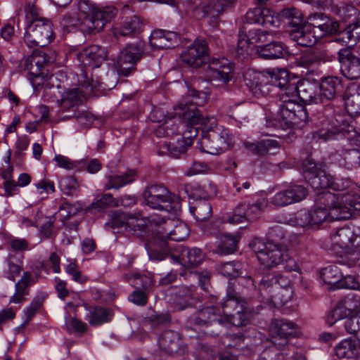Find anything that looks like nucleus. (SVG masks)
<instances>
[{
	"mask_svg": "<svg viewBox=\"0 0 360 360\" xmlns=\"http://www.w3.org/2000/svg\"><path fill=\"white\" fill-rule=\"evenodd\" d=\"M316 205L309 211L312 229L332 220H345L354 210L360 211V196L347 192L335 194L323 191L317 193Z\"/></svg>",
	"mask_w": 360,
	"mask_h": 360,
	"instance_id": "f257e3e1",
	"label": "nucleus"
},
{
	"mask_svg": "<svg viewBox=\"0 0 360 360\" xmlns=\"http://www.w3.org/2000/svg\"><path fill=\"white\" fill-rule=\"evenodd\" d=\"M269 236L271 240L265 241L262 238H255L250 243V247L255 253L260 264L268 269L282 264L288 271H298L300 267L296 262L290 257L287 248L278 243L273 242L276 237L281 238L284 237L281 228L278 226L272 228Z\"/></svg>",
	"mask_w": 360,
	"mask_h": 360,
	"instance_id": "f03ea898",
	"label": "nucleus"
},
{
	"mask_svg": "<svg viewBox=\"0 0 360 360\" xmlns=\"http://www.w3.org/2000/svg\"><path fill=\"white\" fill-rule=\"evenodd\" d=\"M26 28L25 42L29 47L44 46L53 39V24L51 21L39 15V8L29 3L25 8Z\"/></svg>",
	"mask_w": 360,
	"mask_h": 360,
	"instance_id": "7ed1b4c3",
	"label": "nucleus"
},
{
	"mask_svg": "<svg viewBox=\"0 0 360 360\" xmlns=\"http://www.w3.org/2000/svg\"><path fill=\"white\" fill-rule=\"evenodd\" d=\"M83 78L84 79L80 81V85L84 89V91H81L79 89H73L65 91L63 95L60 102L61 118L63 120L76 117L81 124H86L84 122V120L90 122L92 120L91 115L86 112H77L75 108L81 103L82 98L84 94H88L93 92L95 89H105L107 86L105 85L103 86V82H95L94 79L89 81L84 73Z\"/></svg>",
	"mask_w": 360,
	"mask_h": 360,
	"instance_id": "20e7f679",
	"label": "nucleus"
},
{
	"mask_svg": "<svg viewBox=\"0 0 360 360\" xmlns=\"http://www.w3.org/2000/svg\"><path fill=\"white\" fill-rule=\"evenodd\" d=\"M79 17L83 19L81 22V30L86 34H95L102 31L105 24L113 19L117 10L113 6L98 8L90 0H79L77 4Z\"/></svg>",
	"mask_w": 360,
	"mask_h": 360,
	"instance_id": "39448f33",
	"label": "nucleus"
},
{
	"mask_svg": "<svg viewBox=\"0 0 360 360\" xmlns=\"http://www.w3.org/2000/svg\"><path fill=\"white\" fill-rule=\"evenodd\" d=\"M318 129L311 133V139L316 141H330L345 138L353 141L360 151V134L342 115H338L331 120L325 117L317 124Z\"/></svg>",
	"mask_w": 360,
	"mask_h": 360,
	"instance_id": "423d86ee",
	"label": "nucleus"
},
{
	"mask_svg": "<svg viewBox=\"0 0 360 360\" xmlns=\"http://www.w3.org/2000/svg\"><path fill=\"white\" fill-rule=\"evenodd\" d=\"M331 245L335 250L340 249L342 255L340 261L351 267L360 259L357 247L360 245V228L344 226L330 236Z\"/></svg>",
	"mask_w": 360,
	"mask_h": 360,
	"instance_id": "0eeeda50",
	"label": "nucleus"
},
{
	"mask_svg": "<svg viewBox=\"0 0 360 360\" xmlns=\"http://www.w3.org/2000/svg\"><path fill=\"white\" fill-rule=\"evenodd\" d=\"M208 96L206 93L191 89L186 100L174 108V118L178 120L182 119L184 123L191 127L205 125L207 117L198 107L205 105Z\"/></svg>",
	"mask_w": 360,
	"mask_h": 360,
	"instance_id": "6e6552de",
	"label": "nucleus"
},
{
	"mask_svg": "<svg viewBox=\"0 0 360 360\" xmlns=\"http://www.w3.org/2000/svg\"><path fill=\"white\" fill-rule=\"evenodd\" d=\"M143 198L146 205L153 209L171 212H177L181 208L180 198L161 184H151L146 187Z\"/></svg>",
	"mask_w": 360,
	"mask_h": 360,
	"instance_id": "1a4fd4ad",
	"label": "nucleus"
},
{
	"mask_svg": "<svg viewBox=\"0 0 360 360\" xmlns=\"http://www.w3.org/2000/svg\"><path fill=\"white\" fill-rule=\"evenodd\" d=\"M149 223L155 226L153 231L155 237L162 242L168 239L177 242L182 241L189 236L188 226L177 219L152 215L149 217Z\"/></svg>",
	"mask_w": 360,
	"mask_h": 360,
	"instance_id": "9d476101",
	"label": "nucleus"
},
{
	"mask_svg": "<svg viewBox=\"0 0 360 360\" xmlns=\"http://www.w3.org/2000/svg\"><path fill=\"white\" fill-rule=\"evenodd\" d=\"M199 126L201 138L198 141L197 148L201 151L212 155H217L229 150L233 145V137L226 129L221 127L205 131Z\"/></svg>",
	"mask_w": 360,
	"mask_h": 360,
	"instance_id": "9b49d317",
	"label": "nucleus"
},
{
	"mask_svg": "<svg viewBox=\"0 0 360 360\" xmlns=\"http://www.w3.org/2000/svg\"><path fill=\"white\" fill-rule=\"evenodd\" d=\"M281 98L282 104L278 118L281 127L291 128L307 118L304 108L295 101L290 94L289 97L283 95Z\"/></svg>",
	"mask_w": 360,
	"mask_h": 360,
	"instance_id": "f8f14e48",
	"label": "nucleus"
},
{
	"mask_svg": "<svg viewBox=\"0 0 360 360\" xmlns=\"http://www.w3.org/2000/svg\"><path fill=\"white\" fill-rule=\"evenodd\" d=\"M278 86L284 91L283 94L289 97H298L305 104L319 103L317 94L318 85L309 81H303L298 84H290L286 81L283 83L279 82Z\"/></svg>",
	"mask_w": 360,
	"mask_h": 360,
	"instance_id": "ddd939ff",
	"label": "nucleus"
},
{
	"mask_svg": "<svg viewBox=\"0 0 360 360\" xmlns=\"http://www.w3.org/2000/svg\"><path fill=\"white\" fill-rule=\"evenodd\" d=\"M146 53L144 44L141 41L127 45L117 58L118 73L127 77L135 70L136 63Z\"/></svg>",
	"mask_w": 360,
	"mask_h": 360,
	"instance_id": "4468645a",
	"label": "nucleus"
},
{
	"mask_svg": "<svg viewBox=\"0 0 360 360\" xmlns=\"http://www.w3.org/2000/svg\"><path fill=\"white\" fill-rule=\"evenodd\" d=\"M233 67L228 60L217 59L210 64L207 76L211 86L217 89H223L233 78Z\"/></svg>",
	"mask_w": 360,
	"mask_h": 360,
	"instance_id": "2eb2a0df",
	"label": "nucleus"
},
{
	"mask_svg": "<svg viewBox=\"0 0 360 360\" xmlns=\"http://www.w3.org/2000/svg\"><path fill=\"white\" fill-rule=\"evenodd\" d=\"M298 333V326L288 319H274L269 326V333L273 338L272 342L278 349H281L288 344V338L296 336Z\"/></svg>",
	"mask_w": 360,
	"mask_h": 360,
	"instance_id": "dca6fc26",
	"label": "nucleus"
},
{
	"mask_svg": "<svg viewBox=\"0 0 360 360\" xmlns=\"http://www.w3.org/2000/svg\"><path fill=\"white\" fill-rule=\"evenodd\" d=\"M188 129L184 132V136L177 139L175 143H164L160 147V153L179 158L184 155L188 148L193 144V138L198 134L199 127L187 125Z\"/></svg>",
	"mask_w": 360,
	"mask_h": 360,
	"instance_id": "f3484780",
	"label": "nucleus"
},
{
	"mask_svg": "<svg viewBox=\"0 0 360 360\" xmlns=\"http://www.w3.org/2000/svg\"><path fill=\"white\" fill-rule=\"evenodd\" d=\"M265 199H259L252 204L240 203L234 209L232 215L227 221L230 224H239L243 221L255 220L262 213L266 205Z\"/></svg>",
	"mask_w": 360,
	"mask_h": 360,
	"instance_id": "a211bd4d",
	"label": "nucleus"
},
{
	"mask_svg": "<svg viewBox=\"0 0 360 360\" xmlns=\"http://www.w3.org/2000/svg\"><path fill=\"white\" fill-rule=\"evenodd\" d=\"M182 61L194 68H199L208 60L207 43L204 39L195 40L181 55Z\"/></svg>",
	"mask_w": 360,
	"mask_h": 360,
	"instance_id": "6ab92c4d",
	"label": "nucleus"
},
{
	"mask_svg": "<svg viewBox=\"0 0 360 360\" xmlns=\"http://www.w3.org/2000/svg\"><path fill=\"white\" fill-rule=\"evenodd\" d=\"M334 57L330 54L328 50L323 46H316L309 49L302 53L299 58L301 66L311 70L316 68L321 63L332 61Z\"/></svg>",
	"mask_w": 360,
	"mask_h": 360,
	"instance_id": "aec40b11",
	"label": "nucleus"
},
{
	"mask_svg": "<svg viewBox=\"0 0 360 360\" xmlns=\"http://www.w3.org/2000/svg\"><path fill=\"white\" fill-rule=\"evenodd\" d=\"M236 0H192L195 6L194 13L198 19L205 18L208 15L215 17L223 11L225 6H227Z\"/></svg>",
	"mask_w": 360,
	"mask_h": 360,
	"instance_id": "412c9836",
	"label": "nucleus"
},
{
	"mask_svg": "<svg viewBox=\"0 0 360 360\" xmlns=\"http://www.w3.org/2000/svg\"><path fill=\"white\" fill-rule=\"evenodd\" d=\"M338 61L341 63V72L348 79L360 77V59L354 56L348 49H342L338 53Z\"/></svg>",
	"mask_w": 360,
	"mask_h": 360,
	"instance_id": "4be33fe9",
	"label": "nucleus"
},
{
	"mask_svg": "<svg viewBox=\"0 0 360 360\" xmlns=\"http://www.w3.org/2000/svg\"><path fill=\"white\" fill-rule=\"evenodd\" d=\"M172 261L185 267H193L200 264L204 259V254L199 248L179 246L171 254Z\"/></svg>",
	"mask_w": 360,
	"mask_h": 360,
	"instance_id": "5701e85b",
	"label": "nucleus"
},
{
	"mask_svg": "<svg viewBox=\"0 0 360 360\" xmlns=\"http://www.w3.org/2000/svg\"><path fill=\"white\" fill-rule=\"evenodd\" d=\"M107 51L104 47L91 45L78 53L77 59L84 66L91 68H99L106 59Z\"/></svg>",
	"mask_w": 360,
	"mask_h": 360,
	"instance_id": "b1692460",
	"label": "nucleus"
},
{
	"mask_svg": "<svg viewBox=\"0 0 360 360\" xmlns=\"http://www.w3.org/2000/svg\"><path fill=\"white\" fill-rule=\"evenodd\" d=\"M245 85L255 97L265 96L269 93V78L264 74L255 71L248 70L244 75Z\"/></svg>",
	"mask_w": 360,
	"mask_h": 360,
	"instance_id": "393cba45",
	"label": "nucleus"
},
{
	"mask_svg": "<svg viewBox=\"0 0 360 360\" xmlns=\"http://www.w3.org/2000/svg\"><path fill=\"white\" fill-rule=\"evenodd\" d=\"M144 25L143 20L137 15L127 17L113 28V35L117 39L120 36L135 37L143 32Z\"/></svg>",
	"mask_w": 360,
	"mask_h": 360,
	"instance_id": "a878e982",
	"label": "nucleus"
},
{
	"mask_svg": "<svg viewBox=\"0 0 360 360\" xmlns=\"http://www.w3.org/2000/svg\"><path fill=\"white\" fill-rule=\"evenodd\" d=\"M309 24L313 27V32L321 38L335 32L338 29V24L331 18L322 13H314L308 18Z\"/></svg>",
	"mask_w": 360,
	"mask_h": 360,
	"instance_id": "bb28decb",
	"label": "nucleus"
},
{
	"mask_svg": "<svg viewBox=\"0 0 360 360\" xmlns=\"http://www.w3.org/2000/svg\"><path fill=\"white\" fill-rule=\"evenodd\" d=\"M191 323L199 326H207L214 321L224 323L220 310L214 306L204 307L189 318Z\"/></svg>",
	"mask_w": 360,
	"mask_h": 360,
	"instance_id": "cd10ccee",
	"label": "nucleus"
},
{
	"mask_svg": "<svg viewBox=\"0 0 360 360\" xmlns=\"http://www.w3.org/2000/svg\"><path fill=\"white\" fill-rule=\"evenodd\" d=\"M342 89L341 80L337 77H327L318 86L319 103H325L335 98Z\"/></svg>",
	"mask_w": 360,
	"mask_h": 360,
	"instance_id": "c85d7f7f",
	"label": "nucleus"
},
{
	"mask_svg": "<svg viewBox=\"0 0 360 360\" xmlns=\"http://www.w3.org/2000/svg\"><path fill=\"white\" fill-rule=\"evenodd\" d=\"M276 288H292L290 280L282 275L268 274L264 276L259 285V295L262 299H269L270 290H275Z\"/></svg>",
	"mask_w": 360,
	"mask_h": 360,
	"instance_id": "c756f323",
	"label": "nucleus"
},
{
	"mask_svg": "<svg viewBox=\"0 0 360 360\" xmlns=\"http://www.w3.org/2000/svg\"><path fill=\"white\" fill-rule=\"evenodd\" d=\"M178 42L176 33L162 30L153 31L149 43L153 49H163L174 47Z\"/></svg>",
	"mask_w": 360,
	"mask_h": 360,
	"instance_id": "7c9ffc66",
	"label": "nucleus"
},
{
	"mask_svg": "<svg viewBox=\"0 0 360 360\" xmlns=\"http://www.w3.org/2000/svg\"><path fill=\"white\" fill-rule=\"evenodd\" d=\"M256 52L264 59L281 58L289 54L288 48L281 41H272L263 46H257Z\"/></svg>",
	"mask_w": 360,
	"mask_h": 360,
	"instance_id": "2f4dec72",
	"label": "nucleus"
},
{
	"mask_svg": "<svg viewBox=\"0 0 360 360\" xmlns=\"http://www.w3.org/2000/svg\"><path fill=\"white\" fill-rule=\"evenodd\" d=\"M35 282L31 272H23L21 278L15 285V293L11 297L9 302L18 304L25 301V296L30 293V286Z\"/></svg>",
	"mask_w": 360,
	"mask_h": 360,
	"instance_id": "473e14b6",
	"label": "nucleus"
},
{
	"mask_svg": "<svg viewBox=\"0 0 360 360\" xmlns=\"http://www.w3.org/2000/svg\"><path fill=\"white\" fill-rule=\"evenodd\" d=\"M180 335L170 330L163 332L158 340L160 348L169 354L177 353L180 349Z\"/></svg>",
	"mask_w": 360,
	"mask_h": 360,
	"instance_id": "72a5a7b5",
	"label": "nucleus"
},
{
	"mask_svg": "<svg viewBox=\"0 0 360 360\" xmlns=\"http://www.w3.org/2000/svg\"><path fill=\"white\" fill-rule=\"evenodd\" d=\"M345 109L350 116L360 114V84L348 87L345 98Z\"/></svg>",
	"mask_w": 360,
	"mask_h": 360,
	"instance_id": "f704fd0d",
	"label": "nucleus"
},
{
	"mask_svg": "<svg viewBox=\"0 0 360 360\" xmlns=\"http://www.w3.org/2000/svg\"><path fill=\"white\" fill-rule=\"evenodd\" d=\"M114 312L112 309L96 306L89 309L86 316L89 324L92 326H98L112 321Z\"/></svg>",
	"mask_w": 360,
	"mask_h": 360,
	"instance_id": "c9c22d12",
	"label": "nucleus"
},
{
	"mask_svg": "<svg viewBox=\"0 0 360 360\" xmlns=\"http://www.w3.org/2000/svg\"><path fill=\"white\" fill-rule=\"evenodd\" d=\"M360 350V340L348 338L338 343L335 349V354L339 358L350 359L354 357Z\"/></svg>",
	"mask_w": 360,
	"mask_h": 360,
	"instance_id": "e433bc0d",
	"label": "nucleus"
},
{
	"mask_svg": "<svg viewBox=\"0 0 360 360\" xmlns=\"http://www.w3.org/2000/svg\"><path fill=\"white\" fill-rule=\"evenodd\" d=\"M244 305L240 297L232 288L231 285L228 287L226 292V299L221 303L222 318L226 316H230L231 313L236 312L238 309L241 311L242 307Z\"/></svg>",
	"mask_w": 360,
	"mask_h": 360,
	"instance_id": "4c0bfd02",
	"label": "nucleus"
},
{
	"mask_svg": "<svg viewBox=\"0 0 360 360\" xmlns=\"http://www.w3.org/2000/svg\"><path fill=\"white\" fill-rule=\"evenodd\" d=\"M136 176L135 170H127L122 174L110 175L108 177V182L105 185V189H119L127 184L132 183Z\"/></svg>",
	"mask_w": 360,
	"mask_h": 360,
	"instance_id": "58836bf2",
	"label": "nucleus"
},
{
	"mask_svg": "<svg viewBox=\"0 0 360 360\" xmlns=\"http://www.w3.org/2000/svg\"><path fill=\"white\" fill-rule=\"evenodd\" d=\"M292 288H276L275 290H270L269 299H262V301L267 304H273L275 307H282L288 303L292 297Z\"/></svg>",
	"mask_w": 360,
	"mask_h": 360,
	"instance_id": "ea45409f",
	"label": "nucleus"
},
{
	"mask_svg": "<svg viewBox=\"0 0 360 360\" xmlns=\"http://www.w3.org/2000/svg\"><path fill=\"white\" fill-rule=\"evenodd\" d=\"M245 146L253 154L258 155H266L272 150L279 148V145L276 140L269 139H262L255 143L245 142Z\"/></svg>",
	"mask_w": 360,
	"mask_h": 360,
	"instance_id": "a19ab883",
	"label": "nucleus"
},
{
	"mask_svg": "<svg viewBox=\"0 0 360 360\" xmlns=\"http://www.w3.org/2000/svg\"><path fill=\"white\" fill-rule=\"evenodd\" d=\"M290 37L302 46H311L319 39L316 34H314L313 31L307 29L306 26L300 30H291Z\"/></svg>",
	"mask_w": 360,
	"mask_h": 360,
	"instance_id": "79ce46f5",
	"label": "nucleus"
},
{
	"mask_svg": "<svg viewBox=\"0 0 360 360\" xmlns=\"http://www.w3.org/2000/svg\"><path fill=\"white\" fill-rule=\"evenodd\" d=\"M190 212L199 222L209 219L212 215L211 204L205 199L197 200L190 206Z\"/></svg>",
	"mask_w": 360,
	"mask_h": 360,
	"instance_id": "37998d69",
	"label": "nucleus"
},
{
	"mask_svg": "<svg viewBox=\"0 0 360 360\" xmlns=\"http://www.w3.org/2000/svg\"><path fill=\"white\" fill-rule=\"evenodd\" d=\"M308 181L314 190H324L332 188L333 176L324 170H319L317 174L308 176Z\"/></svg>",
	"mask_w": 360,
	"mask_h": 360,
	"instance_id": "c03bdc74",
	"label": "nucleus"
},
{
	"mask_svg": "<svg viewBox=\"0 0 360 360\" xmlns=\"http://www.w3.org/2000/svg\"><path fill=\"white\" fill-rule=\"evenodd\" d=\"M342 273L339 267L336 265H332L324 268L321 274V278L323 281L330 285L333 288L338 289L339 283L342 278Z\"/></svg>",
	"mask_w": 360,
	"mask_h": 360,
	"instance_id": "a18cd8bd",
	"label": "nucleus"
},
{
	"mask_svg": "<svg viewBox=\"0 0 360 360\" xmlns=\"http://www.w3.org/2000/svg\"><path fill=\"white\" fill-rule=\"evenodd\" d=\"M238 238L236 236L229 233H224L221 235V241L215 252L219 255H229L236 250Z\"/></svg>",
	"mask_w": 360,
	"mask_h": 360,
	"instance_id": "49530a36",
	"label": "nucleus"
},
{
	"mask_svg": "<svg viewBox=\"0 0 360 360\" xmlns=\"http://www.w3.org/2000/svg\"><path fill=\"white\" fill-rule=\"evenodd\" d=\"M280 15L288 20V23L292 27V30H300L304 27V20L300 11L294 8L283 9Z\"/></svg>",
	"mask_w": 360,
	"mask_h": 360,
	"instance_id": "de8ad7c7",
	"label": "nucleus"
},
{
	"mask_svg": "<svg viewBox=\"0 0 360 360\" xmlns=\"http://www.w3.org/2000/svg\"><path fill=\"white\" fill-rule=\"evenodd\" d=\"M338 40L346 44H355L360 40V22L352 23L341 31L339 34Z\"/></svg>",
	"mask_w": 360,
	"mask_h": 360,
	"instance_id": "09e8293b",
	"label": "nucleus"
},
{
	"mask_svg": "<svg viewBox=\"0 0 360 360\" xmlns=\"http://www.w3.org/2000/svg\"><path fill=\"white\" fill-rule=\"evenodd\" d=\"M224 322H227L236 327L246 326L250 321V313L247 307H242L241 311L238 309L233 312L230 316L223 317Z\"/></svg>",
	"mask_w": 360,
	"mask_h": 360,
	"instance_id": "8fccbe9b",
	"label": "nucleus"
},
{
	"mask_svg": "<svg viewBox=\"0 0 360 360\" xmlns=\"http://www.w3.org/2000/svg\"><path fill=\"white\" fill-rule=\"evenodd\" d=\"M342 160L340 165L345 167L352 169L360 167V151L357 148L344 150L342 151Z\"/></svg>",
	"mask_w": 360,
	"mask_h": 360,
	"instance_id": "3c124183",
	"label": "nucleus"
},
{
	"mask_svg": "<svg viewBox=\"0 0 360 360\" xmlns=\"http://www.w3.org/2000/svg\"><path fill=\"white\" fill-rule=\"evenodd\" d=\"M147 221L149 222V218L146 219L141 214H128L127 227L134 234H141L146 230Z\"/></svg>",
	"mask_w": 360,
	"mask_h": 360,
	"instance_id": "603ef678",
	"label": "nucleus"
},
{
	"mask_svg": "<svg viewBox=\"0 0 360 360\" xmlns=\"http://www.w3.org/2000/svg\"><path fill=\"white\" fill-rule=\"evenodd\" d=\"M47 297L48 294L46 292H39L37 294L30 304L25 310V314L26 316L25 323H28L33 318L37 311L42 306Z\"/></svg>",
	"mask_w": 360,
	"mask_h": 360,
	"instance_id": "864d4df0",
	"label": "nucleus"
},
{
	"mask_svg": "<svg viewBox=\"0 0 360 360\" xmlns=\"http://www.w3.org/2000/svg\"><path fill=\"white\" fill-rule=\"evenodd\" d=\"M285 189L289 195L292 204L303 200L307 195L306 188L300 184H291Z\"/></svg>",
	"mask_w": 360,
	"mask_h": 360,
	"instance_id": "5fc2aeb1",
	"label": "nucleus"
},
{
	"mask_svg": "<svg viewBox=\"0 0 360 360\" xmlns=\"http://www.w3.org/2000/svg\"><path fill=\"white\" fill-rule=\"evenodd\" d=\"M151 118L153 122L159 123L162 122V125L158 129L159 134H161V131H166V135L170 136L176 132H178L176 127H175V129H169L171 120H169L166 118L161 110H155L151 115Z\"/></svg>",
	"mask_w": 360,
	"mask_h": 360,
	"instance_id": "6e6d98bb",
	"label": "nucleus"
},
{
	"mask_svg": "<svg viewBox=\"0 0 360 360\" xmlns=\"http://www.w3.org/2000/svg\"><path fill=\"white\" fill-rule=\"evenodd\" d=\"M290 223L292 226L302 228H311L309 212L306 210H300L290 218Z\"/></svg>",
	"mask_w": 360,
	"mask_h": 360,
	"instance_id": "4d7b16f0",
	"label": "nucleus"
},
{
	"mask_svg": "<svg viewBox=\"0 0 360 360\" xmlns=\"http://www.w3.org/2000/svg\"><path fill=\"white\" fill-rule=\"evenodd\" d=\"M59 187L65 194L73 195L79 189L77 179L72 176L62 178L59 181Z\"/></svg>",
	"mask_w": 360,
	"mask_h": 360,
	"instance_id": "13d9d810",
	"label": "nucleus"
},
{
	"mask_svg": "<svg viewBox=\"0 0 360 360\" xmlns=\"http://www.w3.org/2000/svg\"><path fill=\"white\" fill-rule=\"evenodd\" d=\"M247 38L252 44L266 42L269 32L258 28H252L247 30Z\"/></svg>",
	"mask_w": 360,
	"mask_h": 360,
	"instance_id": "bf43d9fd",
	"label": "nucleus"
},
{
	"mask_svg": "<svg viewBox=\"0 0 360 360\" xmlns=\"http://www.w3.org/2000/svg\"><path fill=\"white\" fill-rule=\"evenodd\" d=\"M219 272L229 278H238L240 274H243L240 271V264L236 262L223 264L219 268Z\"/></svg>",
	"mask_w": 360,
	"mask_h": 360,
	"instance_id": "052dcab7",
	"label": "nucleus"
},
{
	"mask_svg": "<svg viewBox=\"0 0 360 360\" xmlns=\"http://www.w3.org/2000/svg\"><path fill=\"white\" fill-rule=\"evenodd\" d=\"M349 316L343 307L338 302L335 307L329 312L327 317V322L329 325L332 326L336 321L347 319Z\"/></svg>",
	"mask_w": 360,
	"mask_h": 360,
	"instance_id": "680f3d73",
	"label": "nucleus"
},
{
	"mask_svg": "<svg viewBox=\"0 0 360 360\" xmlns=\"http://www.w3.org/2000/svg\"><path fill=\"white\" fill-rule=\"evenodd\" d=\"M65 326L69 333H77L79 335H83L87 330L86 323L75 317L67 321Z\"/></svg>",
	"mask_w": 360,
	"mask_h": 360,
	"instance_id": "e2e57ef3",
	"label": "nucleus"
},
{
	"mask_svg": "<svg viewBox=\"0 0 360 360\" xmlns=\"http://www.w3.org/2000/svg\"><path fill=\"white\" fill-rule=\"evenodd\" d=\"M270 204L276 207H283L292 205L285 189L276 193L270 199Z\"/></svg>",
	"mask_w": 360,
	"mask_h": 360,
	"instance_id": "0e129e2a",
	"label": "nucleus"
},
{
	"mask_svg": "<svg viewBox=\"0 0 360 360\" xmlns=\"http://www.w3.org/2000/svg\"><path fill=\"white\" fill-rule=\"evenodd\" d=\"M55 77L53 75H45L44 72L32 73L31 82L34 87L44 86L48 87Z\"/></svg>",
	"mask_w": 360,
	"mask_h": 360,
	"instance_id": "69168bd1",
	"label": "nucleus"
},
{
	"mask_svg": "<svg viewBox=\"0 0 360 360\" xmlns=\"http://www.w3.org/2000/svg\"><path fill=\"white\" fill-rule=\"evenodd\" d=\"M115 203L116 199L113 198L110 193H105L100 198H96V200L92 202L91 208L102 210L107 207H115Z\"/></svg>",
	"mask_w": 360,
	"mask_h": 360,
	"instance_id": "338daca9",
	"label": "nucleus"
},
{
	"mask_svg": "<svg viewBox=\"0 0 360 360\" xmlns=\"http://www.w3.org/2000/svg\"><path fill=\"white\" fill-rule=\"evenodd\" d=\"M343 326L347 333L356 334L360 330L359 311H358L356 316L345 319Z\"/></svg>",
	"mask_w": 360,
	"mask_h": 360,
	"instance_id": "774afa93",
	"label": "nucleus"
}]
</instances>
